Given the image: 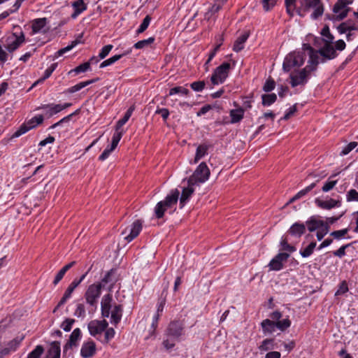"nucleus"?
Masks as SVG:
<instances>
[{
  "instance_id": "603ef678",
  "label": "nucleus",
  "mask_w": 358,
  "mask_h": 358,
  "mask_svg": "<svg viewBox=\"0 0 358 358\" xmlns=\"http://www.w3.org/2000/svg\"><path fill=\"white\" fill-rule=\"evenodd\" d=\"M275 87V83L273 79H268L263 86V90L266 92L272 91Z\"/></svg>"
},
{
  "instance_id": "052dcab7",
  "label": "nucleus",
  "mask_w": 358,
  "mask_h": 358,
  "mask_svg": "<svg viewBox=\"0 0 358 358\" xmlns=\"http://www.w3.org/2000/svg\"><path fill=\"white\" fill-rule=\"evenodd\" d=\"M280 245L284 250L289 251L290 252L295 251L296 248L294 246L290 245L286 238H282L280 241Z\"/></svg>"
},
{
  "instance_id": "393cba45",
  "label": "nucleus",
  "mask_w": 358,
  "mask_h": 358,
  "mask_svg": "<svg viewBox=\"0 0 358 358\" xmlns=\"http://www.w3.org/2000/svg\"><path fill=\"white\" fill-rule=\"evenodd\" d=\"M195 185H189L188 184V186L187 187L183 188L181 196L180 197V208H182L186 202L189 200L192 194H193L194 191V187Z\"/></svg>"
},
{
  "instance_id": "4468645a",
  "label": "nucleus",
  "mask_w": 358,
  "mask_h": 358,
  "mask_svg": "<svg viewBox=\"0 0 358 358\" xmlns=\"http://www.w3.org/2000/svg\"><path fill=\"white\" fill-rule=\"evenodd\" d=\"M183 324L180 321H173L169 324L166 334L171 338L178 340L183 334Z\"/></svg>"
},
{
  "instance_id": "6ab92c4d",
  "label": "nucleus",
  "mask_w": 358,
  "mask_h": 358,
  "mask_svg": "<svg viewBox=\"0 0 358 358\" xmlns=\"http://www.w3.org/2000/svg\"><path fill=\"white\" fill-rule=\"evenodd\" d=\"M306 51L308 52L309 56L308 63L318 65L320 63L319 50L316 51L309 44L304 43L303 44L301 52L305 53Z\"/></svg>"
},
{
  "instance_id": "f8f14e48",
  "label": "nucleus",
  "mask_w": 358,
  "mask_h": 358,
  "mask_svg": "<svg viewBox=\"0 0 358 358\" xmlns=\"http://www.w3.org/2000/svg\"><path fill=\"white\" fill-rule=\"evenodd\" d=\"M143 222L141 220H137L134 221L130 226L126 227L122 232L124 238L129 243L138 236L142 229Z\"/></svg>"
},
{
  "instance_id": "ddd939ff",
  "label": "nucleus",
  "mask_w": 358,
  "mask_h": 358,
  "mask_svg": "<svg viewBox=\"0 0 358 358\" xmlns=\"http://www.w3.org/2000/svg\"><path fill=\"white\" fill-rule=\"evenodd\" d=\"M101 283L92 284L90 285L85 294V298L87 303L91 306H95L97 299L101 295Z\"/></svg>"
},
{
  "instance_id": "4be33fe9",
  "label": "nucleus",
  "mask_w": 358,
  "mask_h": 358,
  "mask_svg": "<svg viewBox=\"0 0 358 358\" xmlns=\"http://www.w3.org/2000/svg\"><path fill=\"white\" fill-rule=\"evenodd\" d=\"M306 230V225L303 223L295 222L288 230V234L292 236L300 238L305 234Z\"/></svg>"
},
{
  "instance_id": "72a5a7b5",
  "label": "nucleus",
  "mask_w": 358,
  "mask_h": 358,
  "mask_svg": "<svg viewBox=\"0 0 358 358\" xmlns=\"http://www.w3.org/2000/svg\"><path fill=\"white\" fill-rule=\"evenodd\" d=\"M208 148H209V145H208L206 144H201L197 147L196 150L194 160V164L197 163L199 159H201L202 157H203L207 154Z\"/></svg>"
},
{
  "instance_id": "a211bd4d",
  "label": "nucleus",
  "mask_w": 358,
  "mask_h": 358,
  "mask_svg": "<svg viewBox=\"0 0 358 358\" xmlns=\"http://www.w3.org/2000/svg\"><path fill=\"white\" fill-rule=\"evenodd\" d=\"M82 336L81 331L79 328L75 329L69 336V339L66 345L64 346V352H66L69 349L78 346V342L80 340Z\"/></svg>"
},
{
  "instance_id": "0eeeda50",
  "label": "nucleus",
  "mask_w": 358,
  "mask_h": 358,
  "mask_svg": "<svg viewBox=\"0 0 358 358\" xmlns=\"http://www.w3.org/2000/svg\"><path fill=\"white\" fill-rule=\"evenodd\" d=\"M14 29L17 30L8 36L6 41V49L10 53L17 50L25 41V36L21 29L19 27Z\"/></svg>"
},
{
  "instance_id": "9b49d317",
  "label": "nucleus",
  "mask_w": 358,
  "mask_h": 358,
  "mask_svg": "<svg viewBox=\"0 0 358 358\" xmlns=\"http://www.w3.org/2000/svg\"><path fill=\"white\" fill-rule=\"evenodd\" d=\"M43 116L41 115L34 116L27 122L23 123L20 128L14 133V137H19L29 130L36 128L43 122Z\"/></svg>"
},
{
  "instance_id": "2f4dec72",
  "label": "nucleus",
  "mask_w": 358,
  "mask_h": 358,
  "mask_svg": "<svg viewBox=\"0 0 358 358\" xmlns=\"http://www.w3.org/2000/svg\"><path fill=\"white\" fill-rule=\"evenodd\" d=\"M131 52V50H127V52H125L123 54H121V55H114L111 57H110L109 59L103 61V62L101 63L100 64V68L101 69H103V68H105L108 66H110L113 64H114L115 62L118 61L120 59H121L123 56L127 55V54H129L130 52Z\"/></svg>"
},
{
  "instance_id": "f03ea898",
  "label": "nucleus",
  "mask_w": 358,
  "mask_h": 358,
  "mask_svg": "<svg viewBox=\"0 0 358 358\" xmlns=\"http://www.w3.org/2000/svg\"><path fill=\"white\" fill-rule=\"evenodd\" d=\"M313 10L310 15L312 19H317L324 13V6L321 0H301L300 6L297 8V13L303 16L305 13Z\"/></svg>"
},
{
  "instance_id": "69168bd1",
  "label": "nucleus",
  "mask_w": 358,
  "mask_h": 358,
  "mask_svg": "<svg viewBox=\"0 0 358 358\" xmlns=\"http://www.w3.org/2000/svg\"><path fill=\"white\" fill-rule=\"evenodd\" d=\"M79 285V282H77V279H75L68 287L65 293L71 296L74 289Z\"/></svg>"
},
{
  "instance_id": "bf43d9fd",
  "label": "nucleus",
  "mask_w": 358,
  "mask_h": 358,
  "mask_svg": "<svg viewBox=\"0 0 358 358\" xmlns=\"http://www.w3.org/2000/svg\"><path fill=\"white\" fill-rule=\"evenodd\" d=\"M79 110H77L74 113H71V114L64 117V118L60 120L59 122H57L55 124H52L51 126V128L54 129V128L57 127V126L60 125L62 122H66L69 121L71 117H73V115H76V114H78L79 113Z\"/></svg>"
},
{
  "instance_id": "58836bf2",
  "label": "nucleus",
  "mask_w": 358,
  "mask_h": 358,
  "mask_svg": "<svg viewBox=\"0 0 358 358\" xmlns=\"http://www.w3.org/2000/svg\"><path fill=\"white\" fill-rule=\"evenodd\" d=\"M316 245V242H311L306 248L300 250V255L304 258L310 257L313 253Z\"/></svg>"
},
{
  "instance_id": "aec40b11",
  "label": "nucleus",
  "mask_w": 358,
  "mask_h": 358,
  "mask_svg": "<svg viewBox=\"0 0 358 358\" xmlns=\"http://www.w3.org/2000/svg\"><path fill=\"white\" fill-rule=\"evenodd\" d=\"M71 103H65L64 104H46L43 105L39 108L47 110L48 109L49 115H53L71 106Z\"/></svg>"
},
{
  "instance_id": "f257e3e1",
  "label": "nucleus",
  "mask_w": 358,
  "mask_h": 358,
  "mask_svg": "<svg viewBox=\"0 0 358 358\" xmlns=\"http://www.w3.org/2000/svg\"><path fill=\"white\" fill-rule=\"evenodd\" d=\"M112 296L106 294L101 299V315L103 317H108L110 315L111 323L117 324L121 320L122 308L121 305H111Z\"/></svg>"
},
{
  "instance_id": "f704fd0d",
  "label": "nucleus",
  "mask_w": 358,
  "mask_h": 358,
  "mask_svg": "<svg viewBox=\"0 0 358 358\" xmlns=\"http://www.w3.org/2000/svg\"><path fill=\"white\" fill-rule=\"evenodd\" d=\"M97 79H92V80H87V81H85V82H81V83H79L72 87H71L70 88H69L67 90V92L69 93H75L79 90H80L81 89L87 87V85L94 83Z\"/></svg>"
},
{
  "instance_id": "6e6552de",
  "label": "nucleus",
  "mask_w": 358,
  "mask_h": 358,
  "mask_svg": "<svg viewBox=\"0 0 358 358\" xmlns=\"http://www.w3.org/2000/svg\"><path fill=\"white\" fill-rule=\"evenodd\" d=\"M210 172L205 162H201L196 169L193 174L189 178L187 184L189 185H199L209 178Z\"/></svg>"
},
{
  "instance_id": "09e8293b",
  "label": "nucleus",
  "mask_w": 358,
  "mask_h": 358,
  "mask_svg": "<svg viewBox=\"0 0 358 358\" xmlns=\"http://www.w3.org/2000/svg\"><path fill=\"white\" fill-rule=\"evenodd\" d=\"M224 3V1H220V0H216L215 1L214 4L212 6L210 9L209 10L208 13H206L208 15L209 13H215L218 12L221 8L222 7L223 4Z\"/></svg>"
},
{
  "instance_id": "c9c22d12",
  "label": "nucleus",
  "mask_w": 358,
  "mask_h": 358,
  "mask_svg": "<svg viewBox=\"0 0 358 358\" xmlns=\"http://www.w3.org/2000/svg\"><path fill=\"white\" fill-rule=\"evenodd\" d=\"M273 349H274V339L273 338L264 339L259 346V350L262 352H266Z\"/></svg>"
},
{
  "instance_id": "6e6d98bb",
  "label": "nucleus",
  "mask_w": 358,
  "mask_h": 358,
  "mask_svg": "<svg viewBox=\"0 0 358 358\" xmlns=\"http://www.w3.org/2000/svg\"><path fill=\"white\" fill-rule=\"evenodd\" d=\"M113 48V46L110 44L103 46L99 54V57L100 59H104L108 56Z\"/></svg>"
},
{
  "instance_id": "680f3d73",
  "label": "nucleus",
  "mask_w": 358,
  "mask_h": 358,
  "mask_svg": "<svg viewBox=\"0 0 358 358\" xmlns=\"http://www.w3.org/2000/svg\"><path fill=\"white\" fill-rule=\"evenodd\" d=\"M85 314V308L83 304L79 303L77 305L76 309L75 310L74 315L78 317H84Z\"/></svg>"
},
{
  "instance_id": "b1692460",
  "label": "nucleus",
  "mask_w": 358,
  "mask_h": 358,
  "mask_svg": "<svg viewBox=\"0 0 358 358\" xmlns=\"http://www.w3.org/2000/svg\"><path fill=\"white\" fill-rule=\"evenodd\" d=\"M73 8V13L71 14V17L76 19L80 14L87 10V6L84 2V0H76L72 3Z\"/></svg>"
},
{
  "instance_id": "2eb2a0df",
  "label": "nucleus",
  "mask_w": 358,
  "mask_h": 358,
  "mask_svg": "<svg viewBox=\"0 0 358 358\" xmlns=\"http://www.w3.org/2000/svg\"><path fill=\"white\" fill-rule=\"evenodd\" d=\"M108 326V323L106 320H92L88 323L87 328L90 335L96 336L98 334H101L103 331L106 329Z\"/></svg>"
},
{
  "instance_id": "0e129e2a",
  "label": "nucleus",
  "mask_w": 358,
  "mask_h": 358,
  "mask_svg": "<svg viewBox=\"0 0 358 358\" xmlns=\"http://www.w3.org/2000/svg\"><path fill=\"white\" fill-rule=\"evenodd\" d=\"M90 62H85L83 64H81L80 65L78 66L75 69L74 71L77 73L85 72L90 69Z\"/></svg>"
},
{
  "instance_id": "a878e982",
  "label": "nucleus",
  "mask_w": 358,
  "mask_h": 358,
  "mask_svg": "<svg viewBox=\"0 0 358 358\" xmlns=\"http://www.w3.org/2000/svg\"><path fill=\"white\" fill-rule=\"evenodd\" d=\"M248 37L249 34L248 32H245L238 36L234 43L233 50L234 52H238L243 50L245 47V43L248 40Z\"/></svg>"
},
{
  "instance_id": "423d86ee",
  "label": "nucleus",
  "mask_w": 358,
  "mask_h": 358,
  "mask_svg": "<svg viewBox=\"0 0 358 358\" xmlns=\"http://www.w3.org/2000/svg\"><path fill=\"white\" fill-rule=\"evenodd\" d=\"M306 58V54L301 51L292 52L285 57L282 69L285 71L289 72L294 68H299L304 64Z\"/></svg>"
},
{
  "instance_id": "9d476101",
  "label": "nucleus",
  "mask_w": 358,
  "mask_h": 358,
  "mask_svg": "<svg viewBox=\"0 0 358 358\" xmlns=\"http://www.w3.org/2000/svg\"><path fill=\"white\" fill-rule=\"evenodd\" d=\"M351 3L349 0H338L333 7L334 15L329 19L340 21L345 18L350 10L349 5Z\"/></svg>"
},
{
  "instance_id": "5701e85b",
  "label": "nucleus",
  "mask_w": 358,
  "mask_h": 358,
  "mask_svg": "<svg viewBox=\"0 0 358 358\" xmlns=\"http://www.w3.org/2000/svg\"><path fill=\"white\" fill-rule=\"evenodd\" d=\"M315 202L318 207L327 210H330L334 207H338L341 206L340 201L335 200L333 199H330L329 200L327 201H323L320 199H316Z\"/></svg>"
},
{
  "instance_id": "3c124183",
  "label": "nucleus",
  "mask_w": 358,
  "mask_h": 358,
  "mask_svg": "<svg viewBox=\"0 0 358 358\" xmlns=\"http://www.w3.org/2000/svg\"><path fill=\"white\" fill-rule=\"evenodd\" d=\"M205 85V82L203 80H201L191 83L190 87L195 92H201L204 89Z\"/></svg>"
},
{
  "instance_id": "8fccbe9b",
  "label": "nucleus",
  "mask_w": 358,
  "mask_h": 358,
  "mask_svg": "<svg viewBox=\"0 0 358 358\" xmlns=\"http://www.w3.org/2000/svg\"><path fill=\"white\" fill-rule=\"evenodd\" d=\"M348 231L349 229L348 228L341 230L334 231L330 234V236H333L335 239L339 240L342 237L345 236L348 234Z\"/></svg>"
},
{
  "instance_id": "412c9836",
  "label": "nucleus",
  "mask_w": 358,
  "mask_h": 358,
  "mask_svg": "<svg viewBox=\"0 0 358 358\" xmlns=\"http://www.w3.org/2000/svg\"><path fill=\"white\" fill-rule=\"evenodd\" d=\"M306 228L307 227L308 230L310 232H313L316 230H320L321 227L324 225L323 220L318 219L316 216L313 215L310 217L306 221Z\"/></svg>"
},
{
  "instance_id": "20e7f679",
  "label": "nucleus",
  "mask_w": 358,
  "mask_h": 358,
  "mask_svg": "<svg viewBox=\"0 0 358 358\" xmlns=\"http://www.w3.org/2000/svg\"><path fill=\"white\" fill-rule=\"evenodd\" d=\"M180 192L177 189L171 190L170 194H168L164 201L158 202L155 208V213L157 218H162L166 210L169 208L176 210V206L179 199Z\"/></svg>"
},
{
  "instance_id": "864d4df0",
  "label": "nucleus",
  "mask_w": 358,
  "mask_h": 358,
  "mask_svg": "<svg viewBox=\"0 0 358 358\" xmlns=\"http://www.w3.org/2000/svg\"><path fill=\"white\" fill-rule=\"evenodd\" d=\"M276 1L277 0H262V3L264 10L265 11H269L275 6Z\"/></svg>"
},
{
  "instance_id": "e2e57ef3",
  "label": "nucleus",
  "mask_w": 358,
  "mask_h": 358,
  "mask_svg": "<svg viewBox=\"0 0 358 358\" xmlns=\"http://www.w3.org/2000/svg\"><path fill=\"white\" fill-rule=\"evenodd\" d=\"M336 183H337V180L327 181L324 183L322 189L323 192H327L330 191L331 189H332L334 187V186L336 185Z\"/></svg>"
},
{
  "instance_id": "39448f33",
  "label": "nucleus",
  "mask_w": 358,
  "mask_h": 358,
  "mask_svg": "<svg viewBox=\"0 0 358 358\" xmlns=\"http://www.w3.org/2000/svg\"><path fill=\"white\" fill-rule=\"evenodd\" d=\"M317 65L308 64L300 71L290 73V84L292 87L298 85H305L310 77V73L316 71Z\"/></svg>"
},
{
  "instance_id": "7c9ffc66",
  "label": "nucleus",
  "mask_w": 358,
  "mask_h": 358,
  "mask_svg": "<svg viewBox=\"0 0 358 358\" xmlns=\"http://www.w3.org/2000/svg\"><path fill=\"white\" fill-rule=\"evenodd\" d=\"M82 37H83V34H80L78 36V37L76 40L73 41L70 45H67L66 47H65L64 48L59 50L56 52L55 57H60V56L63 55L64 53L67 52L68 51L72 50L75 46H76L78 44L81 43L80 38Z\"/></svg>"
},
{
  "instance_id": "de8ad7c7",
  "label": "nucleus",
  "mask_w": 358,
  "mask_h": 358,
  "mask_svg": "<svg viewBox=\"0 0 358 358\" xmlns=\"http://www.w3.org/2000/svg\"><path fill=\"white\" fill-rule=\"evenodd\" d=\"M346 201L348 202L358 201V192L352 189L346 194Z\"/></svg>"
},
{
  "instance_id": "ea45409f",
  "label": "nucleus",
  "mask_w": 358,
  "mask_h": 358,
  "mask_svg": "<svg viewBox=\"0 0 358 358\" xmlns=\"http://www.w3.org/2000/svg\"><path fill=\"white\" fill-rule=\"evenodd\" d=\"M176 94L187 96L189 94V91L188 89L182 86L175 87L169 90V96H173Z\"/></svg>"
},
{
  "instance_id": "f3484780",
  "label": "nucleus",
  "mask_w": 358,
  "mask_h": 358,
  "mask_svg": "<svg viewBox=\"0 0 358 358\" xmlns=\"http://www.w3.org/2000/svg\"><path fill=\"white\" fill-rule=\"evenodd\" d=\"M96 345L92 341L84 342L80 349V355L83 358H91L96 353Z\"/></svg>"
},
{
  "instance_id": "bb28decb",
  "label": "nucleus",
  "mask_w": 358,
  "mask_h": 358,
  "mask_svg": "<svg viewBox=\"0 0 358 358\" xmlns=\"http://www.w3.org/2000/svg\"><path fill=\"white\" fill-rule=\"evenodd\" d=\"M60 343L54 341L50 345L46 358H60Z\"/></svg>"
},
{
  "instance_id": "4c0bfd02",
  "label": "nucleus",
  "mask_w": 358,
  "mask_h": 358,
  "mask_svg": "<svg viewBox=\"0 0 358 358\" xmlns=\"http://www.w3.org/2000/svg\"><path fill=\"white\" fill-rule=\"evenodd\" d=\"M115 273H116L115 270L111 269L110 271H109L107 273V274L105 275V277L102 279V282L104 284H106L108 282L111 283V286H110V289L112 288V286L117 280V278L115 276Z\"/></svg>"
},
{
  "instance_id": "a18cd8bd",
  "label": "nucleus",
  "mask_w": 358,
  "mask_h": 358,
  "mask_svg": "<svg viewBox=\"0 0 358 358\" xmlns=\"http://www.w3.org/2000/svg\"><path fill=\"white\" fill-rule=\"evenodd\" d=\"M75 322L74 319L71 318H66L60 325V327L64 331H70L72 329V326Z\"/></svg>"
},
{
  "instance_id": "4d7b16f0",
  "label": "nucleus",
  "mask_w": 358,
  "mask_h": 358,
  "mask_svg": "<svg viewBox=\"0 0 358 358\" xmlns=\"http://www.w3.org/2000/svg\"><path fill=\"white\" fill-rule=\"evenodd\" d=\"M56 66V64H52L49 68H48L45 71L43 78H41L38 82H41L48 78L51 76L52 72L55 71Z\"/></svg>"
},
{
  "instance_id": "dca6fc26",
  "label": "nucleus",
  "mask_w": 358,
  "mask_h": 358,
  "mask_svg": "<svg viewBox=\"0 0 358 358\" xmlns=\"http://www.w3.org/2000/svg\"><path fill=\"white\" fill-rule=\"evenodd\" d=\"M289 257V255L285 252H280L268 264L269 269L271 271L281 270L283 266L282 262H286Z\"/></svg>"
},
{
  "instance_id": "7ed1b4c3",
  "label": "nucleus",
  "mask_w": 358,
  "mask_h": 358,
  "mask_svg": "<svg viewBox=\"0 0 358 358\" xmlns=\"http://www.w3.org/2000/svg\"><path fill=\"white\" fill-rule=\"evenodd\" d=\"M321 34L324 37L322 39L324 44L319 50L320 55L326 59H334L337 56V53L336 52L333 45L334 37L330 33L328 26L323 27Z\"/></svg>"
},
{
  "instance_id": "cd10ccee",
  "label": "nucleus",
  "mask_w": 358,
  "mask_h": 358,
  "mask_svg": "<svg viewBox=\"0 0 358 358\" xmlns=\"http://www.w3.org/2000/svg\"><path fill=\"white\" fill-rule=\"evenodd\" d=\"M48 22L47 18H38L32 22L31 29L32 34H35L43 31V29L46 26Z\"/></svg>"
},
{
  "instance_id": "c03bdc74",
  "label": "nucleus",
  "mask_w": 358,
  "mask_h": 358,
  "mask_svg": "<svg viewBox=\"0 0 358 358\" xmlns=\"http://www.w3.org/2000/svg\"><path fill=\"white\" fill-rule=\"evenodd\" d=\"M276 323V328L279 329L281 331H285L287 328H289L291 325V321L289 318H285L282 320H278Z\"/></svg>"
},
{
  "instance_id": "13d9d810",
  "label": "nucleus",
  "mask_w": 358,
  "mask_h": 358,
  "mask_svg": "<svg viewBox=\"0 0 358 358\" xmlns=\"http://www.w3.org/2000/svg\"><path fill=\"white\" fill-rule=\"evenodd\" d=\"M350 245L351 243H348L341 246L339 249L333 252L334 255L338 257H343V256L345 255V249L350 247Z\"/></svg>"
},
{
  "instance_id": "338daca9",
  "label": "nucleus",
  "mask_w": 358,
  "mask_h": 358,
  "mask_svg": "<svg viewBox=\"0 0 358 358\" xmlns=\"http://www.w3.org/2000/svg\"><path fill=\"white\" fill-rule=\"evenodd\" d=\"M115 149H112V147L110 146V148H106L103 152L101 153V155L99 156V159L101 161H103L106 159L110 154Z\"/></svg>"
},
{
  "instance_id": "79ce46f5",
  "label": "nucleus",
  "mask_w": 358,
  "mask_h": 358,
  "mask_svg": "<svg viewBox=\"0 0 358 358\" xmlns=\"http://www.w3.org/2000/svg\"><path fill=\"white\" fill-rule=\"evenodd\" d=\"M123 134V131L122 130H115V132L114 133L113 138H112V143L110 145V147H112V149H115V148L117 146Z\"/></svg>"
},
{
  "instance_id": "49530a36",
  "label": "nucleus",
  "mask_w": 358,
  "mask_h": 358,
  "mask_svg": "<svg viewBox=\"0 0 358 358\" xmlns=\"http://www.w3.org/2000/svg\"><path fill=\"white\" fill-rule=\"evenodd\" d=\"M150 21L151 17H150V15H146L145 17L143 19L142 23L141 24L140 27L137 29V34H141L143 31H145L146 29L148 27Z\"/></svg>"
},
{
  "instance_id": "e433bc0d",
  "label": "nucleus",
  "mask_w": 358,
  "mask_h": 358,
  "mask_svg": "<svg viewBox=\"0 0 358 358\" xmlns=\"http://www.w3.org/2000/svg\"><path fill=\"white\" fill-rule=\"evenodd\" d=\"M262 104L264 106H271L272 103H273L276 101L277 96L274 93L263 94L262 96Z\"/></svg>"
},
{
  "instance_id": "5fc2aeb1",
  "label": "nucleus",
  "mask_w": 358,
  "mask_h": 358,
  "mask_svg": "<svg viewBox=\"0 0 358 358\" xmlns=\"http://www.w3.org/2000/svg\"><path fill=\"white\" fill-rule=\"evenodd\" d=\"M357 146V142H350L345 147L343 148L342 151L341 152V155H346L350 152H351L353 149H355Z\"/></svg>"
},
{
  "instance_id": "37998d69",
  "label": "nucleus",
  "mask_w": 358,
  "mask_h": 358,
  "mask_svg": "<svg viewBox=\"0 0 358 358\" xmlns=\"http://www.w3.org/2000/svg\"><path fill=\"white\" fill-rule=\"evenodd\" d=\"M44 352V348L42 345H37L34 350L29 353L27 358H40Z\"/></svg>"
},
{
  "instance_id": "c85d7f7f",
  "label": "nucleus",
  "mask_w": 358,
  "mask_h": 358,
  "mask_svg": "<svg viewBox=\"0 0 358 358\" xmlns=\"http://www.w3.org/2000/svg\"><path fill=\"white\" fill-rule=\"evenodd\" d=\"M261 326L265 334H272L275 330L276 323L274 321H272L269 319H266L262 322Z\"/></svg>"
},
{
  "instance_id": "c756f323",
  "label": "nucleus",
  "mask_w": 358,
  "mask_h": 358,
  "mask_svg": "<svg viewBox=\"0 0 358 358\" xmlns=\"http://www.w3.org/2000/svg\"><path fill=\"white\" fill-rule=\"evenodd\" d=\"M134 110H135L134 105H132L131 106L129 107V108L125 113L124 117L117 121L116 126H115V130H120L121 129V127L124 124H126V122L129 120V119L131 116Z\"/></svg>"
},
{
  "instance_id": "774afa93",
  "label": "nucleus",
  "mask_w": 358,
  "mask_h": 358,
  "mask_svg": "<svg viewBox=\"0 0 358 358\" xmlns=\"http://www.w3.org/2000/svg\"><path fill=\"white\" fill-rule=\"evenodd\" d=\"M155 113L160 114L164 120H166L169 116V111L167 108H158Z\"/></svg>"
},
{
  "instance_id": "473e14b6",
  "label": "nucleus",
  "mask_w": 358,
  "mask_h": 358,
  "mask_svg": "<svg viewBox=\"0 0 358 358\" xmlns=\"http://www.w3.org/2000/svg\"><path fill=\"white\" fill-rule=\"evenodd\" d=\"M244 115L243 108L233 109L230 111L231 123L234 124L240 122Z\"/></svg>"
},
{
  "instance_id": "1a4fd4ad",
  "label": "nucleus",
  "mask_w": 358,
  "mask_h": 358,
  "mask_svg": "<svg viewBox=\"0 0 358 358\" xmlns=\"http://www.w3.org/2000/svg\"><path fill=\"white\" fill-rule=\"evenodd\" d=\"M231 66L228 62H224L217 66L213 73L210 81L213 85H217L223 83L229 76Z\"/></svg>"
},
{
  "instance_id": "a19ab883",
  "label": "nucleus",
  "mask_w": 358,
  "mask_h": 358,
  "mask_svg": "<svg viewBox=\"0 0 358 358\" xmlns=\"http://www.w3.org/2000/svg\"><path fill=\"white\" fill-rule=\"evenodd\" d=\"M154 41H155V38L150 37L148 39H144V40L138 41L137 43H136L134 44V47L136 49H143L145 47H147L149 45L152 44Z\"/></svg>"
}]
</instances>
